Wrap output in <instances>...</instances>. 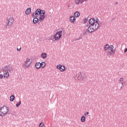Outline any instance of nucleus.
<instances>
[{
  "label": "nucleus",
  "instance_id": "f257e3e1",
  "mask_svg": "<svg viewBox=\"0 0 127 127\" xmlns=\"http://www.w3.org/2000/svg\"><path fill=\"white\" fill-rule=\"evenodd\" d=\"M45 11L41 10L40 9H38L36 10L35 15L34 13L33 14V17L34 16V18L33 20V23H37L38 21L40 22H43V20L45 19Z\"/></svg>",
  "mask_w": 127,
  "mask_h": 127
},
{
  "label": "nucleus",
  "instance_id": "f03ea898",
  "mask_svg": "<svg viewBox=\"0 0 127 127\" xmlns=\"http://www.w3.org/2000/svg\"><path fill=\"white\" fill-rule=\"evenodd\" d=\"M89 24L88 28V31L90 33L92 32H94V31H96L99 28L100 26V24L99 23V20H95L94 18H91L89 21Z\"/></svg>",
  "mask_w": 127,
  "mask_h": 127
},
{
  "label": "nucleus",
  "instance_id": "7ed1b4c3",
  "mask_svg": "<svg viewBox=\"0 0 127 127\" xmlns=\"http://www.w3.org/2000/svg\"><path fill=\"white\" fill-rule=\"evenodd\" d=\"M104 50L105 52H107L108 56H114L116 51L114 50V46L111 45L109 46V44H106L104 47Z\"/></svg>",
  "mask_w": 127,
  "mask_h": 127
},
{
  "label": "nucleus",
  "instance_id": "20e7f679",
  "mask_svg": "<svg viewBox=\"0 0 127 127\" xmlns=\"http://www.w3.org/2000/svg\"><path fill=\"white\" fill-rule=\"evenodd\" d=\"M8 71H12V67H11V66L9 65H6L3 67V77L5 78V79H8V78H9V72H8Z\"/></svg>",
  "mask_w": 127,
  "mask_h": 127
},
{
  "label": "nucleus",
  "instance_id": "39448f33",
  "mask_svg": "<svg viewBox=\"0 0 127 127\" xmlns=\"http://www.w3.org/2000/svg\"><path fill=\"white\" fill-rule=\"evenodd\" d=\"M8 113V107L4 106L0 108V117H4Z\"/></svg>",
  "mask_w": 127,
  "mask_h": 127
},
{
  "label": "nucleus",
  "instance_id": "423d86ee",
  "mask_svg": "<svg viewBox=\"0 0 127 127\" xmlns=\"http://www.w3.org/2000/svg\"><path fill=\"white\" fill-rule=\"evenodd\" d=\"M32 61L33 60L32 58H27L23 64L25 68H29V67H30V66L31 65Z\"/></svg>",
  "mask_w": 127,
  "mask_h": 127
},
{
  "label": "nucleus",
  "instance_id": "0eeeda50",
  "mask_svg": "<svg viewBox=\"0 0 127 127\" xmlns=\"http://www.w3.org/2000/svg\"><path fill=\"white\" fill-rule=\"evenodd\" d=\"M63 32L62 31H59L56 33V34L54 35L53 39L54 40H59L60 38L62 37V33Z\"/></svg>",
  "mask_w": 127,
  "mask_h": 127
},
{
  "label": "nucleus",
  "instance_id": "6e6552de",
  "mask_svg": "<svg viewBox=\"0 0 127 127\" xmlns=\"http://www.w3.org/2000/svg\"><path fill=\"white\" fill-rule=\"evenodd\" d=\"M14 22V19H13V17H10L6 21V24L7 25L8 27H11L12 26V24H13V22Z\"/></svg>",
  "mask_w": 127,
  "mask_h": 127
},
{
  "label": "nucleus",
  "instance_id": "1a4fd4ad",
  "mask_svg": "<svg viewBox=\"0 0 127 127\" xmlns=\"http://www.w3.org/2000/svg\"><path fill=\"white\" fill-rule=\"evenodd\" d=\"M57 69H58L61 71V72H64L65 71L66 67L64 65H62L61 64H59L57 66Z\"/></svg>",
  "mask_w": 127,
  "mask_h": 127
},
{
  "label": "nucleus",
  "instance_id": "9d476101",
  "mask_svg": "<svg viewBox=\"0 0 127 127\" xmlns=\"http://www.w3.org/2000/svg\"><path fill=\"white\" fill-rule=\"evenodd\" d=\"M69 21L71 22V23H74V22L76 21V17L73 15L70 16L69 17Z\"/></svg>",
  "mask_w": 127,
  "mask_h": 127
},
{
  "label": "nucleus",
  "instance_id": "9b49d317",
  "mask_svg": "<svg viewBox=\"0 0 127 127\" xmlns=\"http://www.w3.org/2000/svg\"><path fill=\"white\" fill-rule=\"evenodd\" d=\"M31 12V8H28L25 11V14L29 15Z\"/></svg>",
  "mask_w": 127,
  "mask_h": 127
},
{
  "label": "nucleus",
  "instance_id": "f8f14e48",
  "mask_svg": "<svg viewBox=\"0 0 127 127\" xmlns=\"http://www.w3.org/2000/svg\"><path fill=\"white\" fill-rule=\"evenodd\" d=\"M81 1H83L82 0H75V4H76V5H79V4H80V3H83V2H81Z\"/></svg>",
  "mask_w": 127,
  "mask_h": 127
},
{
  "label": "nucleus",
  "instance_id": "ddd939ff",
  "mask_svg": "<svg viewBox=\"0 0 127 127\" xmlns=\"http://www.w3.org/2000/svg\"><path fill=\"white\" fill-rule=\"evenodd\" d=\"M35 67L36 69H40L41 68L40 63H37L35 64Z\"/></svg>",
  "mask_w": 127,
  "mask_h": 127
},
{
  "label": "nucleus",
  "instance_id": "4468645a",
  "mask_svg": "<svg viewBox=\"0 0 127 127\" xmlns=\"http://www.w3.org/2000/svg\"><path fill=\"white\" fill-rule=\"evenodd\" d=\"M73 16L76 17H79V16H80V12H79V11H76L74 12V14H73Z\"/></svg>",
  "mask_w": 127,
  "mask_h": 127
},
{
  "label": "nucleus",
  "instance_id": "2eb2a0df",
  "mask_svg": "<svg viewBox=\"0 0 127 127\" xmlns=\"http://www.w3.org/2000/svg\"><path fill=\"white\" fill-rule=\"evenodd\" d=\"M41 57L43 58V59H45L46 58H47V54L44 53L41 54Z\"/></svg>",
  "mask_w": 127,
  "mask_h": 127
},
{
  "label": "nucleus",
  "instance_id": "dca6fc26",
  "mask_svg": "<svg viewBox=\"0 0 127 127\" xmlns=\"http://www.w3.org/2000/svg\"><path fill=\"white\" fill-rule=\"evenodd\" d=\"M81 121L82 123H85V122H86V117L84 116H82L81 118Z\"/></svg>",
  "mask_w": 127,
  "mask_h": 127
},
{
  "label": "nucleus",
  "instance_id": "f3484780",
  "mask_svg": "<svg viewBox=\"0 0 127 127\" xmlns=\"http://www.w3.org/2000/svg\"><path fill=\"white\" fill-rule=\"evenodd\" d=\"M40 64H41V68H44V67L46 66V64H45V62H42L41 63H40Z\"/></svg>",
  "mask_w": 127,
  "mask_h": 127
},
{
  "label": "nucleus",
  "instance_id": "a211bd4d",
  "mask_svg": "<svg viewBox=\"0 0 127 127\" xmlns=\"http://www.w3.org/2000/svg\"><path fill=\"white\" fill-rule=\"evenodd\" d=\"M14 99H15V97H14V95H11L10 97V101L11 102H13V101H14Z\"/></svg>",
  "mask_w": 127,
  "mask_h": 127
},
{
  "label": "nucleus",
  "instance_id": "6ab92c4d",
  "mask_svg": "<svg viewBox=\"0 0 127 127\" xmlns=\"http://www.w3.org/2000/svg\"><path fill=\"white\" fill-rule=\"evenodd\" d=\"M21 104V101H19L18 103L16 104V107H18Z\"/></svg>",
  "mask_w": 127,
  "mask_h": 127
},
{
  "label": "nucleus",
  "instance_id": "aec40b11",
  "mask_svg": "<svg viewBox=\"0 0 127 127\" xmlns=\"http://www.w3.org/2000/svg\"><path fill=\"white\" fill-rule=\"evenodd\" d=\"M39 127H44V124H43V123H41L39 124Z\"/></svg>",
  "mask_w": 127,
  "mask_h": 127
},
{
  "label": "nucleus",
  "instance_id": "412c9836",
  "mask_svg": "<svg viewBox=\"0 0 127 127\" xmlns=\"http://www.w3.org/2000/svg\"><path fill=\"white\" fill-rule=\"evenodd\" d=\"M3 78V75L2 74H0V79L1 80Z\"/></svg>",
  "mask_w": 127,
  "mask_h": 127
},
{
  "label": "nucleus",
  "instance_id": "4be33fe9",
  "mask_svg": "<svg viewBox=\"0 0 127 127\" xmlns=\"http://www.w3.org/2000/svg\"><path fill=\"white\" fill-rule=\"evenodd\" d=\"M119 81L120 82H124V78H120Z\"/></svg>",
  "mask_w": 127,
  "mask_h": 127
},
{
  "label": "nucleus",
  "instance_id": "5701e85b",
  "mask_svg": "<svg viewBox=\"0 0 127 127\" xmlns=\"http://www.w3.org/2000/svg\"><path fill=\"white\" fill-rule=\"evenodd\" d=\"M88 115H89V112H86V113L84 114V116H88Z\"/></svg>",
  "mask_w": 127,
  "mask_h": 127
},
{
  "label": "nucleus",
  "instance_id": "b1692460",
  "mask_svg": "<svg viewBox=\"0 0 127 127\" xmlns=\"http://www.w3.org/2000/svg\"><path fill=\"white\" fill-rule=\"evenodd\" d=\"M20 50H21V48H17V51H20Z\"/></svg>",
  "mask_w": 127,
  "mask_h": 127
},
{
  "label": "nucleus",
  "instance_id": "393cba45",
  "mask_svg": "<svg viewBox=\"0 0 127 127\" xmlns=\"http://www.w3.org/2000/svg\"><path fill=\"white\" fill-rule=\"evenodd\" d=\"M127 48L125 49V50H124L125 53H126V52H127Z\"/></svg>",
  "mask_w": 127,
  "mask_h": 127
},
{
  "label": "nucleus",
  "instance_id": "a878e982",
  "mask_svg": "<svg viewBox=\"0 0 127 127\" xmlns=\"http://www.w3.org/2000/svg\"><path fill=\"white\" fill-rule=\"evenodd\" d=\"M87 20H88V19L87 18L84 19V22H86L87 21Z\"/></svg>",
  "mask_w": 127,
  "mask_h": 127
},
{
  "label": "nucleus",
  "instance_id": "bb28decb",
  "mask_svg": "<svg viewBox=\"0 0 127 127\" xmlns=\"http://www.w3.org/2000/svg\"><path fill=\"white\" fill-rule=\"evenodd\" d=\"M88 0H82V1L81 2H84V1H87Z\"/></svg>",
  "mask_w": 127,
  "mask_h": 127
},
{
  "label": "nucleus",
  "instance_id": "cd10ccee",
  "mask_svg": "<svg viewBox=\"0 0 127 127\" xmlns=\"http://www.w3.org/2000/svg\"><path fill=\"white\" fill-rule=\"evenodd\" d=\"M79 75H82V72H79Z\"/></svg>",
  "mask_w": 127,
  "mask_h": 127
},
{
  "label": "nucleus",
  "instance_id": "c85d7f7f",
  "mask_svg": "<svg viewBox=\"0 0 127 127\" xmlns=\"http://www.w3.org/2000/svg\"><path fill=\"white\" fill-rule=\"evenodd\" d=\"M124 83L123 82H122V85H123Z\"/></svg>",
  "mask_w": 127,
  "mask_h": 127
},
{
  "label": "nucleus",
  "instance_id": "c756f323",
  "mask_svg": "<svg viewBox=\"0 0 127 127\" xmlns=\"http://www.w3.org/2000/svg\"><path fill=\"white\" fill-rule=\"evenodd\" d=\"M84 79H86V77H84Z\"/></svg>",
  "mask_w": 127,
  "mask_h": 127
}]
</instances>
